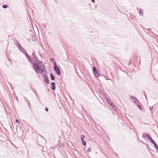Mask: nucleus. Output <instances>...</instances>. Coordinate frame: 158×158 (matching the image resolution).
<instances>
[{
  "instance_id": "obj_1",
  "label": "nucleus",
  "mask_w": 158,
  "mask_h": 158,
  "mask_svg": "<svg viewBox=\"0 0 158 158\" xmlns=\"http://www.w3.org/2000/svg\"><path fill=\"white\" fill-rule=\"evenodd\" d=\"M33 64L34 69L36 72L37 73L39 70H40L41 69V67L43 65V63L42 62V63H34Z\"/></svg>"
},
{
  "instance_id": "obj_2",
  "label": "nucleus",
  "mask_w": 158,
  "mask_h": 158,
  "mask_svg": "<svg viewBox=\"0 0 158 158\" xmlns=\"http://www.w3.org/2000/svg\"><path fill=\"white\" fill-rule=\"evenodd\" d=\"M53 64L54 65V70L55 71L57 74L58 75H60V71L59 67L57 66L56 64L55 61L53 62Z\"/></svg>"
},
{
  "instance_id": "obj_3",
  "label": "nucleus",
  "mask_w": 158,
  "mask_h": 158,
  "mask_svg": "<svg viewBox=\"0 0 158 158\" xmlns=\"http://www.w3.org/2000/svg\"><path fill=\"white\" fill-rule=\"evenodd\" d=\"M32 60H31V62L33 64L34 63H42V62L38 60L37 58L36 57H34V58H33Z\"/></svg>"
},
{
  "instance_id": "obj_4",
  "label": "nucleus",
  "mask_w": 158,
  "mask_h": 158,
  "mask_svg": "<svg viewBox=\"0 0 158 158\" xmlns=\"http://www.w3.org/2000/svg\"><path fill=\"white\" fill-rule=\"evenodd\" d=\"M93 70L94 73V76L97 78L100 76V74L98 73V70L95 67H93Z\"/></svg>"
},
{
  "instance_id": "obj_5",
  "label": "nucleus",
  "mask_w": 158,
  "mask_h": 158,
  "mask_svg": "<svg viewBox=\"0 0 158 158\" xmlns=\"http://www.w3.org/2000/svg\"><path fill=\"white\" fill-rule=\"evenodd\" d=\"M130 97L131 99L132 100V101L134 102L135 103H139V102L138 100L135 97L130 95Z\"/></svg>"
},
{
  "instance_id": "obj_6",
  "label": "nucleus",
  "mask_w": 158,
  "mask_h": 158,
  "mask_svg": "<svg viewBox=\"0 0 158 158\" xmlns=\"http://www.w3.org/2000/svg\"><path fill=\"white\" fill-rule=\"evenodd\" d=\"M130 97L131 99L132 100V101L134 102L135 103H139V102L138 100L135 97L130 95Z\"/></svg>"
},
{
  "instance_id": "obj_7",
  "label": "nucleus",
  "mask_w": 158,
  "mask_h": 158,
  "mask_svg": "<svg viewBox=\"0 0 158 158\" xmlns=\"http://www.w3.org/2000/svg\"><path fill=\"white\" fill-rule=\"evenodd\" d=\"M147 137L148 139L150 140L151 143L153 142L154 140L151 137H150L148 134H147Z\"/></svg>"
},
{
  "instance_id": "obj_8",
  "label": "nucleus",
  "mask_w": 158,
  "mask_h": 158,
  "mask_svg": "<svg viewBox=\"0 0 158 158\" xmlns=\"http://www.w3.org/2000/svg\"><path fill=\"white\" fill-rule=\"evenodd\" d=\"M51 85L52 86V88L51 89L52 90H55L56 89V87L55 86V83L54 82H52L51 83Z\"/></svg>"
},
{
  "instance_id": "obj_9",
  "label": "nucleus",
  "mask_w": 158,
  "mask_h": 158,
  "mask_svg": "<svg viewBox=\"0 0 158 158\" xmlns=\"http://www.w3.org/2000/svg\"><path fill=\"white\" fill-rule=\"evenodd\" d=\"M50 76L51 80L52 81H54L55 80V77L52 73H50Z\"/></svg>"
},
{
  "instance_id": "obj_10",
  "label": "nucleus",
  "mask_w": 158,
  "mask_h": 158,
  "mask_svg": "<svg viewBox=\"0 0 158 158\" xmlns=\"http://www.w3.org/2000/svg\"><path fill=\"white\" fill-rule=\"evenodd\" d=\"M152 143L154 144L155 147L157 149V150H158V146L156 142L154 141H153V142H152Z\"/></svg>"
},
{
  "instance_id": "obj_11",
  "label": "nucleus",
  "mask_w": 158,
  "mask_h": 158,
  "mask_svg": "<svg viewBox=\"0 0 158 158\" xmlns=\"http://www.w3.org/2000/svg\"><path fill=\"white\" fill-rule=\"evenodd\" d=\"M19 49H20L23 53H24V52H25L26 51L25 50L22 46L19 48Z\"/></svg>"
},
{
  "instance_id": "obj_12",
  "label": "nucleus",
  "mask_w": 158,
  "mask_h": 158,
  "mask_svg": "<svg viewBox=\"0 0 158 158\" xmlns=\"http://www.w3.org/2000/svg\"><path fill=\"white\" fill-rule=\"evenodd\" d=\"M110 106L113 108V109L115 110H116V107L114 105L113 103H111Z\"/></svg>"
},
{
  "instance_id": "obj_13",
  "label": "nucleus",
  "mask_w": 158,
  "mask_h": 158,
  "mask_svg": "<svg viewBox=\"0 0 158 158\" xmlns=\"http://www.w3.org/2000/svg\"><path fill=\"white\" fill-rule=\"evenodd\" d=\"M139 103H135V105L137 106V107L140 109V110H142V108L140 105H139Z\"/></svg>"
},
{
  "instance_id": "obj_14",
  "label": "nucleus",
  "mask_w": 158,
  "mask_h": 158,
  "mask_svg": "<svg viewBox=\"0 0 158 158\" xmlns=\"http://www.w3.org/2000/svg\"><path fill=\"white\" fill-rule=\"evenodd\" d=\"M16 44L19 48L21 47V45L20 44L18 41H16Z\"/></svg>"
},
{
  "instance_id": "obj_15",
  "label": "nucleus",
  "mask_w": 158,
  "mask_h": 158,
  "mask_svg": "<svg viewBox=\"0 0 158 158\" xmlns=\"http://www.w3.org/2000/svg\"><path fill=\"white\" fill-rule=\"evenodd\" d=\"M107 101L108 102V103L110 105L111 103H112L110 99H106Z\"/></svg>"
},
{
  "instance_id": "obj_16",
  "label": "nucleus",
  "mask_w": 158,
  "mask_h": 158,
  "mask_svg": "<svg viewBox=\"0 0 158 158\" xmlns=\"http://www.w3.org/2000/svg\"><path fill=\"white\" fill-rule=\"evenodd\" d=\"M142 137L143 138H145L147 137V135L146 134V133H143L142 134Z\"/></svg>"
},
{
  "instance_id": "obj_17",
  "label": "nucleus",
  "mask_w": 158,
  "mask_h": 158,
  "mask_svg": "<svg viewBox=\"0 0 158 158\" xmlns=\"http://www.w3.org/2000/svg\"><path fill=\"white\" fill-rule=\"evenodd\" d=\"M139 14L140 15H143V11L140 9H139Z\"/></svg>"
},
{
  "instance_id": "obj_18",
  "label": "nucleus",
  "mask_w": 158,
  "mask_h": 158,
  "mask_svg": "<svg viewBox=\"0 0 158 158\" xmlns=\"http://www.w3.org/2000/svg\"><path fill=\"white\" fill-rule=\"evenodd\" d=\"M44 80L47 84H49V82L48 78H47V79H45Z\"/></svg>"
},
{
  "instance_id": "obj_19",
  "label": "nucleus",
  "mask_w": 158,
  "mask_h": 158,
  "mask_svg": "<svg viewBox=\"0 0 158 158\" xmlns=\"http://www.w3.org/2000/svg\"><path fill=\"white\" fill-rule=\"evenodd\" d=\"M85 138V136L84 135H82L81 137V139L82 141L84 140V139Z\"/></svg>"
},
{
  "instance_id": "obj_20",
  "label": "nucleus",
  "mask_w": 158,
  "mask_h": 158,
  "mask_svg": "<svg viewBox=\"0 0 158 158\" xmlns=\"http://www.w3.org/2000/svg\"><path fill=\"white\" fill-rule=\"evenodd\" d=\"M43 77H44V80L47 79L48 78L47 75L46 74H45L43 76Z\"/></svg>"
},
{
  "instance_id": "obj_21",
  "label": "nucleus",
  "mask_w": 158,
  "mask_h": 158,
  "mask_svg": "<svg viewBox=\"0 0 158 158\" xmlns=\"http://www.w3.org/2000/svg\"><path fill=\"white\" fill-rule=\"evenodd\" d=\"M82 144L83 145H84V146L86 145V143L85 141H82Z\"/></svg>"
},
{
  "instance_id": "obj_22",
  "label": "nucleus",
  "mask_w": 158,
  "mask_h": 158,
  "mask_svg": "<svg viewBox=\"0 0 158 158\" xmlns=\"http://www.w3.org/2000/svg\"><path fill=\"white\" fill-rule=\"evenodd\" d=\"M27 59H28V60L31 62V58L30 57V56L29 55H28L27 56Z\"/></svg>"
},
{
  "instance_id": "obj_23",
  "label": "nucleus",
  "mask_w": 158,
  "mask_h": 158,
  "mask_svg": "<svg viewBox=\"0 0 158 158\" xmlns=\"http://www.w3.org/2000/svg\"><path fill=\"white\" fill-rule=\"evenodd\" d=\"M7 5H3L2 6V7L3 8L6 9L7 8Z\"/></svg>"
},
{
  "instance_id": "obj_24",
  "label": "nucleus",
  "mask_w": 158,
  "mask_h": 158,
  "mask_svg": "<svg viewBox=\"0 0 158 158\" xmlns=\"http://www.w3.org/2000/svg\"><path fill=\"white\" fill-rule=\"evenodd\" d=\"M88 152H91V148L90 147L87 150Z\"/></svg>"
},
{
  "instance_id": "obj_25",
  "label": "nucleus",
  "mask_w": 158,
  "mask_h": 158,
  "mask_svg": "<svg viewBox=\"0 0 158 158\" xmlns=\"http://www.w3.org/2000/svg\"><path fill=\"white\" fill-rule=\"evenodd\" d=\"M15 121H16V122L17 123H20V121L18 119H16Z\"/></svg>"
},
{
  "instance_id": "obj_26",
  "label": "nucleus",
  "mask_w": 158,
  "mask_h": 158,
  "mask_svg": "<svg viewBox=\"0 0 158 158\" xmlns=\"http://www.w3.org/2000/svg\"><path fill=\"white\" fill-rule=\"evenodd\" d=\"M32 56H33V58H34V57H35V53H34V52L32 53Z\"/></svg>"
},
{
  "instance_id": "obj_27",
  "label": "nucleus",
  "mask_w": 158,
  "mask_h": 158,
  "mask_svg": "<svg viewBox=\"0 0 158 158\" xmlns=\"http://www.w3.org/2000/svg\"><path fill=\"white\" fill-rule=\"evenodd\" d=\"M153 109V106H151L149 107V109L151 111Z\"/></svg>"
},
{
  "instance_id": "obj_28",
  "label": "nucleus",
  "mask_w": 158,
  "mask_h": 158,
  "mask_svg": "<svg viewBox=\"0 0 158 158\" xmlns=\"http://www.w3.org/2000/svg\"><path fill=\"white\" fill-rule=\"evenodd\" d=\"M24 53L25 54L26 56H27L28 55V54L26 53V51H25V52H24Z\"/></svg>"
},
{
  "instance_id": "obj_29",
  "label": "nucleus",
  "mask_w": 158,
  "mask_h": 158,
  "mask_svg": "<svg viewBox=\"0 0 158 158\" xmlns=\"http://www.w3.org/2000/svg\"><path fill=\"white\" fill-rule=\"evenodd\" d=\"M45 110L47 111H48V107H46L45 108Z\"/></svg>"
},
{
  "instance_id": "obj_30",
  "label": "nucleus",
  "mask_w": 158,
  "mask_h": 158,
  "mask_svg": "<svg viewBox=\"0 0 158 158\" xmlns=\"http://www.w3.org/2000/svg\"><path fill=\"white\" fill-rule=\"evenodd\" d=\"M51 60L53 62L54 61L53 60V59L52 58H51Z\"/></svg>"
},
{
  "instance_id": "obj_31",
  "label": "nucleus",
  "mask_w": 158,
  "mask_h": 158,
  "mask_svg": "<svg viewBox=\"0 0 158 158\" xmlns=\"http://www.w3.org/2000/svg\"><path fill=\"white\" fill-rule=\"evenodd\" d=\"M91 1L93 2H94V0H91Z\"/></svg>"
},
{
  "instance_id": "obj_32",
  "label": "nucleus",
  "mask_w": 158,
  "mask_h": 158,
  "mask_svg": "<svg viewBox=\"0 0 158 158\" xmlns=\"http://www.w3.org/2000/svg\"><path fill=\"white\" fill-rule=\"evenodd\" d=\"M43 69H41V72H43Z\"/></svg>"
},
{
  "instance_id": "obj_33",
  "label": "nucleus",
  "mask_w": 158,
  "mask_h": 158,
  "mask_svg": "<svg viewBox=\"0 0 158 158\" xmlns=\"http://www.w3.org/2000/svg\"><path fill=\"white\" fill-rule=\"evenodd\" d=\"M145 97H146V99H147V97H146V96H145Z\"/></svg>"
}]
</instances>
